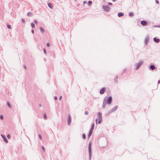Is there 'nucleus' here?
<instances>
[{
    "instance_id": "obj_24",
    "label": "nucleus",
    "mask_w": 160,
    "mask_h": 160,
    "mask_svg": "<svg viewBox=\"0 0 160 160\" xmlns=\"http://www.w3.org/2000/svg\"><path fill=\"white\" fill-rule=\"evenodd\" d=\"M7 26L8 29H11V27L10 25L8 24L7 25Z\"/></svg>"
},
{
    "instance_id": "obj_10",
    "label": "nucleus",
    "mask_w": 160,
    "mask_h": 160,
    "mask_svg": "<svg viewBox=\"0 0 160 160\" xmlns=\"http://www.w3.org/2000/svg\"><path fill=\"white\" fill-rule=\"evenodd\" d=\"M153 41L156 43H158L160 42V40L159 38H153Z\"/></svg>"
},
{
    "instance_id": "obj_13",
    "label": "nucleus",
    "mask_w": 160,
    "mask_h": 160,
    "mask_svg": "<svg viewBox=\"0 0 160 160\" xmlns=\"http://www.w3.org/2000/svg\"><path fill=\"white\" fill-rule=\"evenodd\" d=\"M48 6L51 9H52L53 6L51 3H49L48 4Z\"/></svg>"
},
{
    "instance_id": "obj_3",
    "label": "nucleus",
    "mask_w": 160,
    "mask_h": 160,
    "mask_svg": "<svg viewBox=\"0 0 160 160\" xmlns=\"http://www.w3.org/2000/svg\"><path fill=\"white\" fill-rule=\"evenodd\" d=\"M102 8L105 11L107 12H109L110 9V7L108 5L103 6Z\"/></svg>"
},
{
    "instance_id": "obj_32",
    "label": "nucleus",
    "mask_w": 160,
    "mask_h": 160,
    "mask_svg": "<svg viewBox=\"0 0 160 160\" xmlns=\"http://www.w3.org/2000/svg\"><path fill=\"white\" fill-rule=\"evenodd\" d=\"M85 115H88V112L87 111H86L85 112Z\"/></svg>"
},
{
    "instance_id": "obj_36",
    "label": "nucleus",
    "mask_w": 160,
    "mask_h": 160,
    "mask_svg": "<svg viewBox=\"0 0 160 160\" xmlns=\"http://www.w3.org/2000/svg\"><path fill=\"white\" fill-rule=\"evenodd\" d=\"M34 22L36 24H38V22L36 20H34Z\"/></svg>"
},
{
    "instance_id": "obj_2",
    "label": "nucleus",
    "mask_w": 160,
    "mask_h": 160,
    "mask_svg": "<svg viewBox=\"0 0 160 160\" xmlns=\"http://www.w3.org/2000/svg\"><path fill=\"white\" fill-rule=\"evenodd\" d=\"M143 62L142 61H141L139 62V63L137 64L136 63L135 64L134 66L135 67V69L136 70L138 69L140 66L142 64Z\"/></svg>"
},
{
    "instance_id": "obj_1",
    "label": "nucleus",
    "mask_w": 160,
    "mask_h": 160,
    "mask_svg": "<svg viewBox=\"0 0 160 160\" xmlns=\"http://www.w3.org/2000/svg\"><path fill=\"white\" fill-rule=\"evenodd\" d=\"M112 101V98L111 96H106L104 99L103 105L102 106V108H104L107 104L108 105H110L111 104Z\"/></svg>"
},
{
    "instance_id": "obj_15",
    "label": "nucleus",
    "mask_w": 160,
    "mask_h": 160,
    "mask_svg": "<svg viewBox=\"0 0 160 160\" xmlns=\"http://www.w3.org/2000/svg\"><path fill=\"white\" fill-rule=\"evenodd\" d=\"M40 31L41 33H43L45 32L44 29L42 27H40Z\"/></svg>"
},
{
    "instance_id": "obj_6",
    "label": "nucleus",
    "mask_w": 160,
    "mask_h": 160,
    "mask_svg": "<svg viewBox=\"0 0 160 160\" xmlns=\"http://www.w3.org/2000/svg\"><path fill=\"white\" fill-rule=\"evenodd\" d=\"M71 118L70 115H68V126H69L71 123Z\"/></svg>"
},
{
    "instance_id": "obj_41",
    "label": "nucleus",
    "mask_w": 160,
    "mask_h": 160,
    "mask_svg": "<svg viewBox=\"0 0 160 160\" xmlns=\"http://www.w3.org/2000/svg\"><path fill=\"white\" fill-rule=\"evenodd\" d=\"M47 47H50V44H49V43H47Z\"/></svg>"
},
{
    "instance_id": "obj_42",
    "label": "nucleus",
    "mask_w": 160,
    "mask_h": 160,
    "mask_svg": "<svg viewBox=\"0 0 160 160\" xmlns=\"http://www.w3.org/2000/svg\"><path fill=\"white\" fill-rule=\"evenodd\" d=\"M54 98L55 100H56L57 99V98L56 96H55L54 97Z\"/></svg>"
},
{
    "instance_id": "obj_46",
    "label": "nucleus",
    "mask_w": 160,
    "mask_h": 160,
    "mask_svg": "<svg viewBox=\"0 0 160 160\" xmlns=\"http://www.w3.org/2000/svg\"><path fill=\"white\" fill-rule=\"evenodd\" d=\"M31 32H32V33H34V30H33V29H32V31H31Z\"/></svg>"
},
{
    "instance_id": "obj_51",
    "label": "nucleus",
    "mask_w": 160,
    "mask_h": 160,
    "mask_svg": "<svg viewBox=\"0 0 160 160\" xmlns=\"http://www.w3.org/2000/svg\"><path fill=\"white\" fill-rule=\"evenodd\" d=\"M39 106L41 107V105H39Z\"/></svg>"
},
{
    "instance_id": "obj_5",
    "label": "nucleus",
    "mask_w": 160,
    "mask_h": 160,
    "mask_svg": "<svg viewBox=\"0 0 160 160\" xmlns=\"http://www.w3.org/2000/svg\"><path fill=\"white\" fill-rule=\"evenodd\" d=\"M88 152L89 155V160H91L92 156V148H91L88 147Z\"/></svg>"
},
{
    "instance_id": "obj_47",
    "label": "nucleus",
    "mask_w": 160,
    "mask_h": 160,
    "mask_svg": "<svg viewBox=\"0 0 160 160\" xmlns=\"http://www.w3.org/2000/svg\"><path fill=\"white\" fill-rule=\"evenodd\" d=\"M97 121H98V119H96L95 121H96V124H97Z\"/></svg>"
},
{
    "instance_id": "obj_50",
    "label": "nucleus",
    "mask_w": 160,
    "mask_h": 160,
    "mask_svg": "<svg viewBox=\"0 0 160 160\" xmlns=\"http://www.w3.org/2000/svg\"><path fill=\"white\" fill-rule=\"evenodd\" d=\"M117 0H112V1L113 2H116Z\"/></svg>"
},
{
    "instance_id": "obj_25",
    "label": "nucleus",
    "mask_w": 160,
    "mask_h": 160,
    "mask_svg": "<svg viewBox=\"0 0 160 160\" xmlns=\"http://www.w3.org/2000/svg\"><path fill=\"white\" fill-rule=\"evenodd\" d=\"M94 125H95V124H94V123H92V125H91V128L94 129Z\"/></svg>"
},
{
    "instance_id": "obj_39",
    "label": "nucleus",
    "mask_w": 160,
    "mask_h": 160,
    "mask_svg": "<svg viewBox=\"0 0 160 160\" xmlns=\"http://www.w3.org/2000/svg\"><path fill=\"white\" fill-rule=\"evenodd\" d=\"M7 137L8 138H10V135L9 134H8L7 135Z\"/></svg>"
},
{
    "instance_id": "obj_16",
    "label": "nucleus",
    "mask_w": 160,
    "mask_h": 160,
    "mask_svg": "<svg viewBox=\"0 0 160 160\" xmlns=\"http://www.w3.org/2000/svg\"><path fill=\"white\" fill-rule=\"evenodd\" d=\"M150 69L152 70H154V69H155V66L153 65H151L150 66Z\"/></svg>"
},
{
    "instance_id": "obj_33",
    "label": "nucleus",
    "mask_w": 160,
    "mask_h": 160,
    "mask_svg": "<svg viewBox=\"0 0 160 160\" xmlns=\"http://www.w3.org/2000/svg\"><path fill=\"white\" fill-rule=\"evenodd\" d=\"M43 52H44V53L45 54H47V51L45 49H43Z\"/></svg>"
},
{
    "instance_id": "obj_45",
    "label": "nucleus",
    "mask_w": 160,
    "mask_h": 160,
    "mask_svg": "<svg viewBox=\"0 0 160 160\" xmlns=\"http://www.w3.org/2000/svg\"><path fill=\"white\" fill-rule=\"evenodd\" d=\"M108 4L109 5H112V3L111 2H109L108 3Z\"/></svg>"
},
{
    "instance_id": "obj_22",
    "label": "nucleus",
    "mask_w": 160,
    "mask_h": 160,
    "mask_svg": "<svg viewBox=\"0 0 160 160\" xmlns=\"http://www.w3.org/2000/svg\"><path fill=\"white\" fill-rule=\"evenodd\" d=\"M99 121L98 122V124H100L102 121V118L98 119Z\"/></svg>"
},
{
    "instance_id": "obj_19",
    "label": "nucleus",
    "mask_w": 160,
    "mask_h": 160,
    "mask_svg": "<svg viewBox=\"0 0 160 160\" xmlns=\"http://www.w3.org/2000/svg\"><path fill=\"white\" fill-rule=\"evenodd\" d=\"M118 79V76H116L114 79V82H117V79Z\"/></svg>"
},
{
    "instance_id": "obj_20",
    "label": "nucleus",
    "mask_w": 160,
    "mask_h": 160,
    "mask_svg": "<svg viewBox=\"0 0 160 160\" xmlns=\"http://www.w3.org/2000/svg\"><path fill=\"white\" fill-rule=\"evenodd\" d=\"M31 26L32 28H35V26L33 23V22L31 23Z\"/></svg>"
},
{
    "instance_id": "obj_31",
    "label": "nucleus",
    "mask_w": 160,
    "mask_h": 160,
    "mask_svg": "<svg viewBox=\"0 0 160 160\" xmlns=\"http://www.w3.org/2000/svg\"><path fill=\"white\" fill-rule=\"evenodd\" d=\"M0 118L1 120H2L3 119V116L2 115H1L0 116Z\"/></svg>"
},
{
    "instance_id": "obj_34",
    "label": "nucleus",
    "mask_w": 160,
    "mask_h": 160,
    "mask_svg": "<svg viewBox=\"0 0 160 160\" xmlns=\"http://www.w3.org/2000/svg\"><path fill=\"white\" fill-rule=\"evenodd\" d=\"M42 150L43 151V152H44L45 151V148L43 146H42Z\"/></svg>"
},
{
    "instance_id": "obj_11",
    "label": "nucleus",
    "mask_w": 160,
    "mask_h": 160,
    "mask_svg": "<svg viewBox=\"0 0 160 160\" xmlns=\"http://www.w3.org/2000/svg\"><path fill=\"white\" fill-rule=\"evenodd\" d=\"M149 40V38L148 37H147L144 40V43L145 44H147Z\"/></svg>"
},
{
    "instance_id": "obj_43",
    "label": "nucleus",
    "mask_w": 160,
    "mask_h": 160,
    "mask_svg": "<svg viewBox=\"0 0 160 160\" xmlns=\"http://www.w3.org/2000/svg\"><path fill=\"white\" fill-rule=\"evenodd\" d=\"M87 1H83V3L84 4H86V3H87Z\"/></svg>"
},
{
    "instance_id": "obj_4",
    "label": "nucleus",
    "mask_w": 160,
    "mask_h": 160,
    "mask_svg": "<svg viewBox=\"0 0 160 160\" xmlns=\"http://www.w3.org/2000/svg\"><path fill=\"white\" fill-rule=\"evenodd\" d=\"M118 108V106H115L114 108H113L112 109L110 110L108 112L107 114H109L115 111Z\"/></svg>"
},
{
    "instance_id": "obj_23",
    "label": "nucleus",
    "mask_w": 160,
    "mask_h": 160,
    "mask_svg": "<svg viewBox=\"0 0 160 160\" xmlns=\"http://www.w3.org/2000/svg\"><path fill=\"white\" fill-rule=\"evenodd\" d=\"M92 4V2L91 1H89L88 2V4L89 5H91Z\"/></svg>"
},
{
    "instance_id": "obj_48",
    "label": "nucleus",
    "mask_w": 160,
    "mask_h": 160,
    "mask_svg": "<svg viewBox=\"0 0 160 160\" xmlns=\"http://www.w3.org/2000/svg\"><path fill=\"white\" fill-rule=\"evenodd\" d=\"M24 68H25L26 69H27L26 67V66H24Z\"/></svg>"
},
{
    "instance_id": "obj_27",
    "label": "nucleus",
    "mask_w": 160,
    "mask_h": 160,
    "mask_svg": "<svg viewBox=\"0 0 160 160\" xmlns=\"http://www.w3.org/2000/svg\"><path fill=\"white\" fill-rule=\"evenodd\" d=\"M38 137H39V139L40 140H41L42 139V138L41 136V135L40 134H38Z\"/></svg>"
},
{
    "instance_id": "obj_9",
    "label": "nucleus",
    "mask_w": 160,
    "mask_h": 160,
    "mask_svg": "<svg viewBox=\"0 0 160 160\" xmlns=\"http://www.w3.org/2000/svg\"><path fill=\"white\" fill-rule=\"evenodd\" d=\"M1 136H2V138H3L4 142L6 143H8V141L7 140V138H6L5 136L3 135H1Z\"/></svg>"
},
{
    "instance_id": "obj_30",
    "label": "nucleus",
    "mask_w": 160,
    "mask_h": 160,
    "mask_svg": "<svg viewBox=\"0 0 160 160\" xmlns=\"http://www.w3.org/2000/svg\"><path fill=\"white\" fill-rule=\"evenodd\" d=\"M92 147V144L91 142H89V144H88V147L91 148Z\"/></svg>"
},
{
    "instance_id": "obj_14",
    "label": "nucleus",
    "mask_w": 160,
    "mask_h": 160,
    "mask_svg": "<svg viewBox=\"0 0 160 160\" xmlns=\"http://www.w3.org/2000/svg\"><path fill=\"white\" fill-rule=\"evenodd\" d=\"M124 15V14L121 12H119L118 13V17H121Z\"/></svg>"
},
{
    "instance_id": "obj_8",
    "label": "nucleus",
    "mask_w": 160,
    "mask_h": 160,
    "mask_svg": "<svg viewBox=\"0 0 160 160\" xmlns=\"http://www.w3.org/2000/svg\"><path fill=\"white\" fill-rule=\"evenodd\" d=\"M105 90V88H102L100 91V93L101 94H102L104 93Z\"/></svg>"
},
{
    "instance_id": "obj_12",
    "label": "nucleus",
    "mask_w": 160,
    "mask_h": 160,
    "mask_svg": "<svg viewBox=\"0 0 160 160\" xmlns=\"http://www.w3.org/2000/svg\"><path fill=\"white\" fill-rule=\"evenodd\" d=\"M102 114L101 112H99L98 113V119L102 118Z\"/></svg>"
},
{
    "instance_id": "obj_37",
    "label": "nucleus",
    "mask_w": 160,
    "mask_h": 160,
    "mask_svg": "<svg viewBox=\"0 0 160 160\" xmlns=\"http://www.w3.org/2000/svg\"><path fill=\"white\" fill-rule=\"evenodd\" d=\"M93 129H93V128H91V129L89 131L92 132Z\"/></svg>"
},
{
    "instance_id": "obj_26",
    "label": "nucleus",
    "mask_w": 160,
    "mask_h": 160,
    "mask_svg": "<svg viewBox=\"0 0 160 160\" xmlns=\"http://www.w3.org/2000/svg\"><path fill=\"white\" fill-rule=\"evenodd\" d=\"M82 138H83V139H85L86 138V135L85 134H83L82 135Z\"/></svg>"
},
{
    "instance_id": "obj_38",
    "label": "nucleus",
    "mask_w": 160,
    "mask_h": 160,
    "mask_svg": "<svg viewBox=\"0 0 160 160\" xmlns=\"http://www.w3.org/2000/svg\"><path fill=\"white\" fill-rule=\"evenodd\" d=\"M155 2L157 4H158L159 3V1L158 0H156Z\"/></svg>"
},
{
    "instance_id": "obj_17",
    "label": "nucleus",
    "mask_w": 160,
    "mask_h": 160,
    "mask_svg": "<svg viewBox=\"0 0 160 160\" xmlns=\"http://www.w3.org/2000/svg\"><path fill=\"white\" fill-rule=\"evenodd\" d=\"M27 16L28 17H32V14L31 12H28L27 13Z\"/></svg>"
},
{
    "instance_id": "obj_49",
    "label": "nucleus",
    "mask_w": 160,
    "mask_h": 160,
    "mask_svg": "<svg viewBox=\"0 0 160 160\" xmlns=\"http://www.w3.org/2000/svg\"><path fill=\"white\" fill-rule=\"evenodd\" d=\"M158 83H160V80H158Z\"/></svg>"
},
{
    "instance_id": "obj_35",
    "label": "nucleus",
    "mask_w": 160,
    "mask_h": 160,
    "mask_svg": "<svg viewBox=\"0 0 160 160\" xmlns=\"http://www.w3.org/2000/svg\"><path fill=\"white\" fill-rule=\"evenodd\" d=\"M22 22L23 23H25V20H24V19L22 18Z\"/></svg>"
},
{
    "instance_id": "obj_29",
    "label": "nucleus",
    "mask_w": 160,
    "mask_h": 160,
    "mask_svg": "<svg viewBox=\"0 0 160 160\" xmlns=\"http://www.w3.org/2000/svg\"><path fill=\"white\" fill-rule=\"evenodd\" d=\"M43 117L45 119H47V116L46 114L44 115Z\"/></svg>"
},
{
    "instance_id": "obj_44",
    "label": "nucleus",
    "mask_w": 160,
    "mask_h": 160,
    "mask_svg": "<svg viewBox=\"0 0 160 160\" xmlns=\"http://www.w3.org/2000/svg\"><path fill=\"white\" fill-rule=\"evenodd\" d=\"M62 98V96H61L59 97V100H60Z\"/></svg>"
},
{
    "instance_id": "obj_40",
    "label": "nucleus",
    "mask_w": 160,
    "mask_h": 160,
    "mask_svg": "<svg viewBox=\"0 0 160 160\" xmlns=\"http://www.w3.org/2000/svg\"><path fill=\"white\" fill-rule=\"evenodd\" d=\"M153 27H160V26H157L156 25H153Z\"/></svg>"
},
{
    "instance_id": "obj_18",
    "label": "nucleus",
    "mask_w": 160,
    "mask_h": 160,
    "mask_svg": "<svg viewBox=\"0 0 160 160\" xmlns=\"http://www.w3.org/2000/svg\"><path fill=\"white\" fill-rule=\"evenodd\" d=\"M92 132H89V133L88 134V138H89V137L91 136L92 134Z\"/></svg>"
},
{
    "instance_id": "obj_28",
    "label": "nucleus",
    "mask_w": 160,
    "mask_h": 160,
    "mask_svg": "<svg viewBox=\"0 0 160 160\" xmlns=\"http://www.w3.org/2000/svg\"><path fill=\"white\" fill-rule=\"evenodd\" d=\"M129 16L130 17L132 16L133 15V14L132 12H130L129 13Z\"/></svg>"
},
{
    "instance_id": "obj_21",
    "label": "nucleus",
    "mask_w": 160,
    "mask_h": 160,
    "mask_svg": "<svg viewBox=\"0 0 160 160\" xmlns=\"http://www.w3.org/2000/svg\"><path fill=\"white\" fill-rule=\"evenodd\" d=\"M7 104L9 108H11V106L8 102H7Z\"/></svg>"
},
{
    "instance_id": "obj_7",
    "label": "nucleus",
    "mask_w": 160,
    "mask_h": 160,
    "mask_svg": "<svg viewBox=\"0 0 160 160\" xmlns=\"http://www.w3.org/2000/svg\"><path fill=\"white\" fill-rule=\"evenodd\" d=\"M141 23L142 25L143 26H146L147 24V22L145 20H142L141 22Z\"/></svg>"
}]
</instances>
